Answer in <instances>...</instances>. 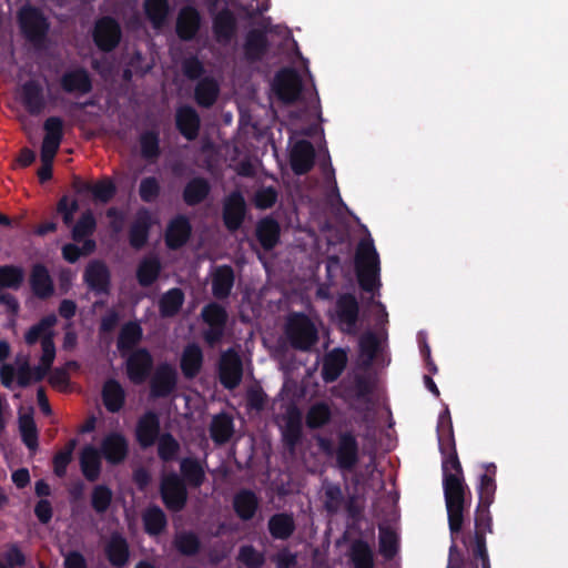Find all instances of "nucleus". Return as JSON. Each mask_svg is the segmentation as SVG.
Segmentation results:
<instances>
[{"label": "nucleus", "mask_w": 568, "mask_h": 568, "mask_svg": "<svg viewBox=\"0 0 568 568\" xmlns=\"http://www.w3.org/2000/svg\"><path fill=\"white\" fill-rule=\"evenodd\" d=\"M442 454L443 491L450 535L462 532L465 511L471 503V491L464 476V470L457 454L455 436L438 442Z\"/></svg>", "instance_id": "nucleus-1"}, {"label": "nucleus", "mask_w": 568, "mask_h": 568, "mask_svg": "<svg viewBox=\"0 0 568 568\" xmlns=\"http://www.w3.org/2000/svg\"><path fill=\"white\" fill-rule=\"evenodd\" d=\"M320 450L327 457H334L335 467L343 474L352 473L361 459L359 443L353 430H341L336 443L324 436L316 438Z\"/></svg>", "instance_id": "nucleus-2"}, {"label": "nucleus", "mask_w": 568, "mask_h": 568, "mask_svg": "<svg viewBox=\"0 0 568 568\" xmlns=\"http://www.w3.org/2000/svg\"><path fill=\"white\" fill-rule=\"evenodd\" d=\"M355 270L359 287L374 293L381 286L379 256L372 240H362L355 255Z\"/></svg>", "instance_id": "nucleus-3"}, {"label": "nucleus", "mask_w": 568, "mask_h": 568, "mask_svg": "<svg viewBox=\"0 0 568 568\" xmlns=\"http://www.w3.org/2000/svg\"><path fill=\"white\" fill-rule=\"evenodd\" d=\"M285 336L297 351H310L318 341L317 328L304 313H293L285 325Z\"/></svg>", "instance_id": "nucleus-4"}, {"label": "nucleus", "mask_w": 568, "mask_h": 568, "mask_svg": "<svg viewBox=\"0 0 568 568\" xmlns=\"http://www.w3.org/2000/svg\"><path fill=\"white\" fill-rule=\"evenodd\" d=\"M21 33L36 49L44 47L50 23L42 11L32 6L23 7L18 16Z\"/></svg>", "instance_id": "nucleus-5"}, {"label": "nucleus", "mask_w": 568, "mask_h": 568, "mask_svg": "<svg viewBox=\"0 0 568 568\" xmlns=\"http://www.w3.org/2000/svg\"><path fill=\"white\" fill-rule=\"evenodd\" d=\"M160 496L165 508L172 513L182 511L189 499L187 486L175 471L162 476Z\"/></svg>", "instance_id": "nucleus-6"}, {"label": "nucleus", "mask_w": 568, "mask_h": 568, "mask_svg": "<svg viewBox=\"0 0 568 568\" xmlns=\"http://www.w3.org/2000/svg\"><path fill=\"white\" fill-rule=\"evenodd\" d=\"M201 318L207 325L202 333L204 342L211 347L217 345L224 337L229 320L225 307L216 302H210L202 308Z\"/></svg>", "instance_id": "nucleus-7"}, {"label": "nucleus", "mask_w": 568, "mask_h": 568, "mask_svg": "<svg viewBox=\"0 0 568 568\" xmlns=\"http://www.w3.org/2000/svg\"><path fill=\"white\" fill-rule=\"evenodd\" d=\"M273 91L284 104H293L300 100L303 91V80L294 68H283L276 72Z\"/></svg>", "instance_id": "nucleus-8"}, {"label": "nucleus", "mask_w": 568, "mask_h": 568, "mask_svg": "<svg viewBox=\"0 0 568 568\" xmlns=\"http://www.w3.org/2000/svg\"><path fill=\"white\" fill-rule=\"evenodd\" d=\"M217 375L221 385L226 389H235L243 378V363L240 354L230 347L222 352L217 364Z\"/></svg>", "instance_id": "nucleus-9"}, {"label": "nucleus", "mask_w": 568, "mask_h": 568, "mask_svg": "<svg viewBox=\"0 0 568 568\" xmlns=\"http://www.w3.org/2000/svg\"><path fill=\"white\" fill-rule=\"evenodd\" d=\"M121 37L120 23L113 17L104 16L95 21L92 39L100 51H113L119 45Z\"/></svg>", "instance_id": "nucleus-10"}, {"label": "nucleus", "mask_w": 568, "mask_h": 568, "mask_svg": "<svg viewBox=\"0 0 568 568\" xmlns=\"http://www.w3.org/2000/svg\"><path fill=\"white\" fill-rule=\"evenodd\" d=\"M154 359L146 347H138L125 359V373L130 382L141 385L151 376Z\"/></svg>", "instance_id": "nucleus-11"}, {"label": "nucleus", "mask_w": 568, "mask_h": 568, "mask_svg": "<svg viewBox=\"0 0 568 568\" xmlns=\"http://www.w3.org/2000/svg\"><path fill=\"white\" fill-rule=\"evenodd\" d=\"M336 315L344 333L354 335L357 333L359 317V304L352 293H343L336 300Z\"/></svg>", "instance_id": "nucleus-12"}, {"label": "nucleus", "mask_w": 568, "mask_h": 568, "mask_svg": "<svg viewBox=\"0 0 568 568\" xmlns=\"http://www.w3.org/2000/svg\"><path fill=\"white\" fill-rule=\"evenodd\" d=\"M246 211V202L240 191H233L225 197L222 219L229 232L233 233L240 230L245 220Z\"/></svg>", "instance_id": "nucleus-13"}, {"label": "nucleus", "mask_w": 568, "mask_h": 568, "mask_svg": "<svg viewBox=\"0 0 568 568\" xmlns=\"http://www.w3.org/2000/svg\"><path fill=\"white\" fill-rule=\"evenodd\" d=\"M176 385V369L169 363H162L150 381V394L153 398H166L175 390Z\"/></svg>", "instance_id": "nucleus-14"}, {"label": "nucleus", "mask_w": 568, "mask_h": 568, "mask_svg": "<svg viewBox=\"0 0 568 568\" xmlns=\"http://www.w3.org/2000/svg\"><path fill=\"white\" fill-rule=\"evenodd\" d=\"M83 281L95 295H108L110 293L111 272L102 261L95 260L85 266Z\"/></svg>", "instance_id": "nucleus-15"}, {"label": "nucleus", "mask_w": 568, "mask_h": 568, "mask_svg": "<svg viewBox=\"0 0 568 568\" xmlns=\"http://www.w3.org/2000/svg\"><path fill=\"white\" fill-rule=\"evenodd\" d=\"M192 235V225L187 216L179 214L172 217L164 232L165 246L178 251L186 245Z\"/></svg>", "instance_id": "nucleus-16"}, {"label": "nucleus", "mask_w": 568, "mask_h": 568, "mask_svg": "<svg viewBox=\"0 0 568 568\" xmlns=\"http://www.w3.org/2000/svg\"><path fill=\"white\" fill-rule=\"evenodd\" d=\"M161 435L160 417L154 410H148L139 417L135 439L141 448L152 447Z\"/></svg>", "instance_id": "nucleus-17"}, {"label": "nucleus", "mask_w": 568, "mask_h": 568, "mask_svg": "<svg viewBox=\"0 0 568 568\" xmlns=\"http://www.w3.org/2000/svg\"><path fill=\"white\" fill-rule=\"evenodd\" d=\"M103 552L109 564L114 568H123L129 564L131 551L126 537L115 530L104 544Z\"/></svg>", "instance_id": "nucleus-18"}, {"label": "nucleus", "mask_w": 568, "mask_h": 568, "mask_svg": "<svg viewBox=\"0 0 568 568\" xmlns=\"http://www.w3.org/2000/svg\"><path fill=\"white\" fill-rule=\"evenodd\" d=\"M29 285L34 297L47 301L54 295V282L47 266L42 263L32 265L29 275Z\"/></svg>", "instance_id": "nucleus-19"}, {"label": "nucleus", "mask_w": 568, "mask_h": 568, "mask_svg": "<svg viewBox=\"0 0 568 568\" xmlns=\"http://www.w3.org/2000/svg\"><path fill=\"white\" fill-rule=\"evenodd\" d=\"M270 41L267 34L262 29H251L246 32L243 53L248 63H256L264 59L270 51Z\"/></svg>", "instance_id": "nucleus-20"}, {"label": "nucleus", "mask_w": 568, "mask_h": 568, "mask_svg": "<svg viewBox=\"0 0 568 568\" xmlns=\"http://www.w3.org/2000/svg\"><path fill=\"white\" fill-rule=\"evenodd\" d=\"M153 223L152 214L146 207L138 210L129 229V243L132 248L139 251L146 245Z\"/></svg>", "instance_id": "nucleus-21"}, {"label": "nucleus", "mask_w": 568, "mask_h": 568, "mask_svg": "<svg viewBox=\"0 0 568 568\" xmlns=\"http://www.w3.org/2000/svg\"><path fill=\"white\" fill-rule=\"evenodd\" d=\"M99 452L109 464L119 465L129 454V443L121 433H110L102 439Z\"/></svg>", "instance_id": "nucleus-22"}, {"label": "nucleus", "mask_w": 568, "mask_h": 568, "mask_svg": "<svg viewBox=\"0 0 568 568\" xmlns=\"http://www.w3.org/2000/svg\"><path fill=\"white\" fill-rule=\"evenodd\" d=\"M315 149L308 140H300L292 148L290 164L296 175L307 174L315 163Z\"/></svg>", "instance_id": "nucleus-23"}, {"label": "nucleus", "mask_w": 568, "mask_h": 568, "mask_svg": "<svg viewBox=\"0 0 568 568\" xmlns=\"http://www.w3.org/2000/svg\"><path fill=\"white\" fill-rule=\"evenodd\" d=\"M232 507L242 521H250L260 509V498L254 490L241 488L233 496Z\"/></svg>", "instance_id": "nucleus-24"}, {"label": "nucleus", "mask_w": 568, "mask_h": 568, "mask_svg": "<svg viewBox=\"0 0 568 568\" xmlns=\"http://www.w3.org/2000/svg\"><path fill=\"white\" fill-rule=\"evenodd\" d=\"M60 85L65 93H78L80 95L88 94L93 89L90 73L84 68L65 71L60 78Z\"/></svg>", "instance_id": "nucleus-25"}, {"label": "nucleus", "mask_w": 568, "mask_h": 568, "mask_svg": "<svg viewBox=\"0 0 568 568\" xmlns=\"http://www.w3.org/2000/svg\"><path fill=\"white\" fill-rule=\"evenodd\" d=\"M212 30L219 43H230L237 30V20L233 11L229 8L220 10L213 17Z\"/></svg>", "instance_id": "nucleus-26"}, {"label": "nucleus", "mask_w": 568, "mask_h": 568, "mask_svg": "<svg viewBox=\"0 0 568 568\" xmlns=\"http://www.w3.org/2000/svg\"><path fill=\"white\" fill-rule=\"evenodd\" d=\"M20 100L30 115H39L47 104L43 88L36 80H28L22 84Z\"/></svg>", "instance_id": "nucleus-27"}, {"label": "nucleus", "mask_w": 568, "mask_h": 568, "mask_svg": "<svg viewBox=\"0 0 568 568\" xmlns=\"http://www.w3.org/2000/svg\"><path fill=\"white\" fill-rule=\"evenodd\" d=\"M175 125L179 132L189 141L197 138L201 119L196 110L191 105H181L175 112Z\"/></svg>", "instance_id": "nucleus-28"}, {"label": "nucleus", "mask_w": 568, "mask_h": 568, "mask_svg": "<svg viewBox=\"0 0 568 568\" xmlns=\"http://www.w3.org/2000/svg\"><path fill=\"white\" fill-rule=\"evenodd\" d=\"M303 438L302 414L298 408L288 410L285 426L282 430V440L290 453H294Z\"/></svg>", "instance_id": "nucleus-29"}, {"label": "nucleus", "mask_w": 568, "mask_h": 568, "mask_svg": "<svg viewBox=\"0 0 568 568\" xmlns=\"http://www.w3.org/2000/svg\"><path fill=\"white\" fill-rule=\"evenodd\" d=\"M201 27V16L196 8L187 6L181 9L176 19V34L183 41L195 38Z\"/></svg>", "instance_id": "nucleus-30"}, {"label": "nucleus", "mask_w": 568, "mask_h": 568, "mask_svg": "<svg viewBox=\"0 0 568 568\" xmlns=\"http://www.w3.org/2000/svg\"><path fill=\"white\" fill-rule=\"evenodd\" d=\"M204 363L203 351L196 343H189L182 352L180 368L186 379L195 378L202 371Z\"/></svg>", "instance_id": "nucleus-31"}, {"label": "nucleus", "mask_w": 568, "mask_h": 568, "mask_svg": "<svg viewBox=\"0 0 568 568\" xmlns=\"http://www.w3.org/2000/svg\"><path fill=\"white\" fill-rule=\"evenodd\" d=\"M347 365V353L341 347L329 351L323 359L322 378L325 383H334Z\"/></svg>", "instance_id": "nucleus-32"}, {"label": "nucleus", "mask_w": 568, "mask_h": 568, "mask_svg": "<svg viewBox=\"0 0 568 568\" xmlns=\"http://www.w3.org/2000/svg\"><path fill=\"white\" fill-rule=\"evenodd\" d=\"M267 529L273 539H290L296 530L294 515L286 511L272 515L267 521Z\"/></svg>", "instance_id": "nucleus-33"}, {"label": "nucleus", "mask_w": 568, "mask_h": 568, "mask_svg": "<svg viewBox=\"0 0 568 568\" xmlns=\"http://www.w3.org/2000/svg\"><path fill=\"white\" fill-rule=\"evenodd\" d=\"M255 235L261 246L265 251H271L280 242L281 226L275 219L263 217L256 224Z\"/></svg>", "instance_id": "nucleus-34"}, {"label": "nucleus", "mask_w": 568, "mask_h": 568, "mask_svg": "<svg viewBox=\"0 0 568 568\" xmlns=\"http://www.w3.org/2000/svg\"><path fill=\"white\" fill-rule=\"evenodd\" d=\"M181 479L187 487L200 488L206 479L202 463L195 457H184L180 460Z\"/></svg>", "instance_id": "nucleus-35"}, {"label": "nucleus", "mask_w": 568, "mask_h": 568, "mask_svg": "<svg viewBox=\"0 0 568 568\" xmlns=\"http://www.w3.org/2000/svg\"><path fill=\"white\" fill-rule=\"evenodd\" d=\"M211 189L207 179L203 176L192 178L182 191V199L187 206H196L207 199Z\"/></svg>", "instance_id": "nucleus-36"}, {"label": "nucleus", "mask_w": 568, "mask_h": 568, "mask_svg": "<svg viewBox=\"0 0 568 568\" xmlns=\"http://www.w3.org/2000/svg\"><path fill=\"white\" fill-rule=\"evenodd\" d=\"M220 84L213 77L200 79L194 89V100L201 108H211L220 95Z\"/></svg>", "instance_id": "nucleus-37"}, {"label": "nucleus", "mask_w": 568, "mask_h": 568, "mask_svg": "<svg viewBox=\"0 0 568 568\" xmlns=\"http://www.w3.org/2000/svg\"><path fill=\"white\" fill-rule=\"evenodd\" d=\"M102 402L110 413H119L125 404V390L116 379H108L102 387Z\"/></svg>", "instance_id": "nucleus-38"}, {"label": "nucleus", "mask_w": 568, "mask_h": 568, "mask_svg": "<svg viewBox=\"0 0 568 568\" xmlns=\"http://www.w3.org/2000/svg\"><path fill=\"white\" fill-rule=\"evenodd\" d=\"M484 468L485 473L479 476V481L476 487L478 494V503L493 505L497 489V467L494 463H488L484 465Z\"/></svg>", "instance_id": "nucleus-39"}, {"label": "nucleus", "mask_w": 568, "mask_h": 568, "mask_svg": "<svg viewBox=\"0 0 568 568\" xmlns=\"http://www.w3.org/2000/svg\"><path fill=\"white\" fill-rule=\"evenodd\" d=\"M101 454L92 445H85L80 453V468L84 478L95 481L101 474Z\"/></svg>", "instance_id": "nucleus-40"}, {"label": "nucleus", "mask_w": 568, "mask_h": 568, "mask_svg": "<svg viewBox=\"0 0 568 568\" xmlns=\"http://www.w3.org/2000/svg\"><path fill=\"white\" fill-rule=\"evenodd\" d=\"M142 337L143 329L138 322L130 321L123 324L116 341V347L121 355L125 356L126 353L134 351Z\"/></svg>", "instance_id": "nucleus-41"}, {"label": "nucleus", "mask_w": 568, "mask_h": 568, "mask_svg": "<svg viewBox=\"0 0 568 568\" xmlns=\"http://www.w3.org/2000/svg\"><path fill=\"white\" fill-rule=\"evenodd\" d=\"M19 432L22 443L30 453L34 454L39 447V432L33 418V409L20 414L18 418Z\"/></svg>", "instance_id": "nucleus-42"}, {"label": "nucleus", "mask_w": 568, "mask_h": 568, "mask_svg": "<svg viewBox=\"0 0 568 568\" xmlns=\"http://www.w3.org/2000/svg\"><path fill=\"white\" fill-rule=\"evenodd\" d=\"M234 271L230 265L219 266L212 278V293L217 300L227 298L234 285Z\"/></svg>", "instance_id": "nucleus-43"}, {"label": "nucleus", "mask_w": 568, "mask_h": 568, "mask_svg": "<svg viewBox=\"0 0 568 568\" xmlns=\"http://www.w3.org/2000/svg\"><path fill=\"white\" fill-rule=\"evenodd\" d=\"M162 264L158 256L143 257L136 268V280L142 287H150L160 276Z\"/></svg>", "instance_id": "nucleus-44"}, {"label": "nucleus", "mask_w": 568, "mask_h": 568, "mask_svg": "<svg viewBox=\"0 0 568 568\" xmlns=\"http://www.w3.org/2000/svg\"><path fill=\"white\" fill-rule=\"evenodd\" d=\"M57 324V316L49 314L43 316L38 323L32 325L24 334V342L32 346L42 341L49 335L51 339L54 338L53 326Z\"/></svg>", "instance_id": "nucleus-45"}, {"label": "nucleus", "mask_w": 568, "mask_h": 568, "mask_svg": "<svg viewBox=\"0 0 568 568\" xmlns=\"http://www.w3.org/2000/svg\"><path fill=\"white\" fill-rule=\"evenodd\" d=\"M144 531L150 536H158L164 531L168 526L165 513L158 506H149L142 514Z\"/></svg>", "instance_id": "nucleus-46"}, {"label": "nucleus", "mask_w": 568, "mask_h": 568, "mask_svg": "<svg viewBox=\"0 0 568 568\" xmlns=\"http://www.w3.org/2000/svg\"><path fill=\"white\" fill-rule=\"evenodd\" d=\"M185 295L182 288L173 287L166 291L159 300V311L162 317H173L182 308Z\"/></svg>", "instance_id": "nucleus-47"}, {"label": "nucleus", "mask_w": 568, "mask_h": 568, "mask_svg": "<svg viewBox=\"0 0 568 568\" xmlns=\"http://www.w3.org/2000/svg\"><path fill=\"white\" fill-rule=\"evenodd\" d=\"M234 433V423L230 415L221 413L213 417L210 426V435L215 444L227 443Z\"/></svg>", "instance_id": "nucleus-48"}, {"label": "nucleus", "mask_w": 568, "mask_h": 568, "mask_svg": "<svg viewBox=\"0 0 568 568\" xmlns=\"http://www.w3.org/2000/svg\"><path fill=\"white\" fill-rule=\"evenodd\" d=\"M349 559L354 568H374V552L367 541L356 539L349 547Z\"/></svg>", "instance_id": "nucleus-49"}, {"label": "nucleus", "mask_w": 568, "mask_h": 568, "mask_svg": "<svg viewBox=\"0 0 568 568\" xmlns=\"http://www.w3.org/2000/svg\"><path fill=\"white\" fill-rule=\"evenodd\" d=\"M24 270L20 265L7 264L0 266V290H13L18 291L21 288L24 282Z\"/></svg>", "instance_id": "nucleus-50"}, {"label": "nucleus", "mask_w": 568, "mask_h": 568, "mask_svg": "<svg viewBox=\"0 0 568 568\" xmlns=\"http://www.w3.org/2000/svg\"><path fill=\"white\" fill-rule=\"evenodd\" d=\"M97 230V220L91 210H87L81 214L77 223L72 227L71 236L74 242H82L90 237Z\"/></svg>", "instance_id": "nucleus-51"}, {"label": "nucleus", "mask_w": 568, "mask_h": 568, "mask_svg": "<svg viewBox=\"0 0 568 568\" xmlns=\"http://www.w3.org/2000/svg\"><path fill=\"white\" fill-rule=\"evenodd\" d=\"M332 413L324 402L315 403L306 414L305 424L310 429H318L329 423Z\"/></svg>", "instance_id": "nucleus-52"}, {"label": "nucleus", "mask_w": 568, "mask_h": 568, "mask_svg": "<svg viewBox=\"0 0 568 568\" xmlns=\"http://www.w3.org/2000/svg\"><path fill=\"white\" fill-rule=\"evenodd\" d=\"M141 155L148 161L156 160L161 154L159 132L148 130L140 135Z\"/></svg>", "instance_id": "nucleus-53"}, {"label": "nucleus", "mask_w": 568, "mask_h": 568, "mask_svg": "<svg viewBox=\"0 0 568 568\" xmlns=\"http://www.w3.org/2000/svg\"><path fill=\"white\" fill-rule=\"evenodd\" d=\"M176 550L187 557L195 556L201 550V540L193 531H182L174 539Z\"/></svg>", "instance_id": "nucleus-54"}, {"label": "nucleus", "mask_w": 568, "mask_h": 568, "mask_svg": "<svg viewBox=\"0 0 568 568\" xmlns=\"http://www.w3.org/2000/svg\"><path fill=\"white\" fill-rule=\"evenodd\" d=\"M78 445L77 438H71L64 445V447L59 450L52 459L53 471L58 477H64L67 474V468L72 460L73 452Z\"/></svg>", "instance_id": "nucleus-55"}, {"label": "nucleus", "mask_w": 568, "mask_h": 568, "mask_svg": "<svg viewBox=\"0 0 568 568\" xmlns=\"http://www.w3.org/2000/svg\"><path fill=\"white\" fill-rule=\"evenodd\" d=\"M158 442V456L163 463L176 459L180 452V443L171 433L162 434Z\"/></svg>", "instance_id": "nucleus-56"}, {"label": "nucleus", "mask_w": 568, "mask_h": 568, "mask_svg": "<svg viewBox=\"0 0 568 568\" xmlns=\"http://www.w3.org/2000/svg\"><path fill=\"white\" fill-rule=\"evenodd\" d=\"M113 493L110 487L100 484L93 487L91 493V507L93 510L102 515L108 511L112 504Z\"/></svg>", "instance_id": "nucleus-57"}, {"label": "nucleus", "mask_w": 568, "mask_h": 568, "mask_svg": "<svg viewBox=\"0 0 568 568\" xmlns=\"http://www.w3.org/2000/svg\"><path fill=\"white\" fill-rule=\"evenodd\" d=\"M82 191L89 192L93 195L94 200L106 203L109 202L116 192L115 184L110 180L99 181L94 184L85 183L82 186Z\"/></svg>", "instance_id": "nucleus-58"}, {"label": "nucleus", "mask_w": 568, "mask_h": 568, "mask_svg": "<svg viewBox=\"0 0 568 568\" xmlns=\"http://www.w3.org/2000/svg\"><path fill=\"white\" fill-rule=\"evenodd\" d=\"M236 560L245 568H262L265 564L264 554L258 551L253 545L241 546Z\"/></svg>", "instance_id": "nucleus-59"}, {"label": "nucleus", "mask_w": 568, "mask_h": 568, "mask_svg": "<svg viewBox=\"0 0 568 568\" xmlns=\"http://www.w3.org/2000/svg\"><path fill=\"white\" fill-rule=\"evenodd\" d=\"M144 10L154 26H161L169 14V0H145Z\"/></svg>", "instance_id": "nucleus-60"}, {"label": "nucleus", "mask_w": 568, "mask_h": 568, "mask_svg": "<svg viewBox=\"0 0 568 568\" xmlns=\"http://www.w3.org/2000/svg\"><path fill=\"white\" fill-rule=\"evenodd\" d=\"M491 504H481L477 503L475 509V532L486 535L487 532H493V516L489 510Z\"/></svg>", "instance_id": "nucleus-61"}, {"label": "nucleus", "mask_w": 568, "mask_h": 568, "mask_svg": "<svg viewBox=\"0 0 568 568\" xmlns=\"http://www.w3.org/2000/svg\"><path fill=\"white\" fill-rule=\"evenodd\" d=\"M344 503L342 488L338 484H328L324 489V508L328 514L335 515Z\"/></svg>", "instance_id": "nucleus-62"}, {"label": "nucleus", "mask_w": 568, "mask_h": 568, "mask_svg": "<svg viewBox=\"0 0 568 568\" xmlns=\"http://www.w3.org/2000/svg\"><path fill=\"white\" fill-rule=\"evenodd\" d=\"M278 200V191L275 186H261L253 196V204L258 210L273 207Z\"/></svg>", "instance_id": "nucleus-63"}, {"label": "nucleus", "mask_w": 568, "mask_h": 568, "mask_svg": "<svg viewBox=\"0 0 568 568\" xmlns=\"http://www.w3.org/2000/svg\"><path fill=\"white\" fill-rule=\"evenodd\" d=\"M358 347L361 355L367 359V363H372L379 349L377 335L372 331L365 332L359 337Z\"/></svg>", "instance_id": "nucleus-64"}]
</instances>
